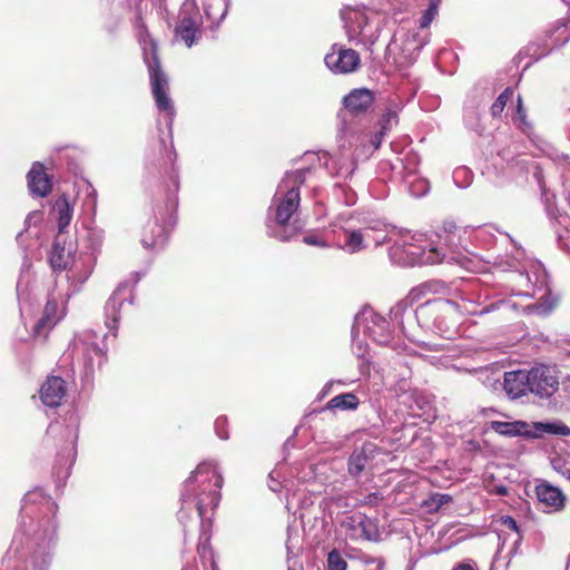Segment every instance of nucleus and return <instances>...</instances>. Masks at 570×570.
<instances>
[{"label":"nucleus","mask_w":570,"mask_h":570,"mask_svg":"<svg viewBox=\"0 0 570 570\" xmlns=\"http://www.w3.org/2000/svg\"><path fill=\"white\" fill-rule=\"evenodd\" d=\"M196 482L202 491L196 499V509L200 519H204L208 509H216L220 500V489L223 487V476L216 468L209 463L199 464L191 475L186 480V484Z\"/></svg>","instance_id":"nucleus-1"},{"label":"nucleus","mask_w":570,"mask_h":570,"mask_svg":"<svg viewBox=\"0 0 570 570\" xmlns=\"http://www.w3.org/2000/svg\"><path fill=\"white\" fill-rule=\"evenodd\" d=\"M144 60L148 67L153 97L160 111L174 114L171 99L168 96V78L161 69L158 46L150 40L149 49H145Z\"/></svg>","instance_id":"nucleus-2"},{"label":"nucleus","mask_w":570,"mask_h":570,"mask_svg":"<svg viewBox=\"0 0 570 570\" xmlns=\"http://www.w3.org/2000/svg\"><path fill=\"white\" fill-rule=\"evenodd\" d=\"M163 214L158 212L159 217L156 215L150 218L141 229V244L146 248H154L164 245L168 238L169 232L176 224V217L173 210H165Z\"/></svg>","instance_id":"nucleus-3"},{"label":"nucleus","mask_w":570,"mask_h":570,"mask_svg":"<svg viewBox=\"0 0 570 570\" xmlns=\"http://www.w3.org/2000/svg\"><path fill=\"white\" fill-rule=\"evenodd\" d=\"M324 62L332 72L344 75L357 70L361 57L354 49L333 45L331 52L325 56Z\"/></svg>","instance_id":"nucleus-4"},{"label":"nucleus","mask_w":570,"mask_h":570,"mask_svg":"<svg viewBox=\"0 0 570 570\" xmlns=\"http://www.w3.org/2000/svg\"><path fill=\"white\" fill-rule=\"evenodd\" d=\"M288 178L293 180L294 186L287 190L276 207L275 219L279 225H286L298 209L301 200L299 185L304 183L305 174L302 170H296Z\"/></svg>","instance_id":"nucleus-5"},{"label":"nucleus","mask_w":570,"mask_h":570,"mask_svg":"<svg viewBox=\"0 0 570 570\" xmlns=\"http://www.w3.org/2000/svg\"><path fill=\"white\" fill-rule=\"evenodd\" d=\"M342 528L345 529L348 538L354 541H377L380 538L377 524L363 513L345 517L342 521Z\"/></svg>","instance_id":"nucleus-6"},{"label":"nucleus","mask_w":570,"mask_h":570,"mask_svg":"<svg viewBox=\"0 0 570 570\" xmlns=\"http://www.w3.org/2000/svg\"><path fill=\"white\" fill-rule=\"evenodd\" d=\"M529 384L531 393L540 397H549L558 391L559 380L553 370L540 365L529 371Z\"/></svg>","instance_id":"nucleus-7"},{"label":"nucleus","mask_w":570,"mask_h":570,"mask_svg":"<svg viewBox=\"0 0 570 570\" xmlns=\"http://www.w3.org/2000/svg\"><path fill=\"white\" fill-rule=\"evenodd\" d=\"M62 317L63 312H59L57 299L48 297L42 315L32 328V337L46 341L50 331L62 320Z\"/></svg>","instance_id":"nucleus-8"},{"label":"nucleus","mask_w":570,"mask_h":570,"mask_svg":"<svg viewBox=\"0 0 570 570\" xmlns=\"http://www.w3.org/2000/svg\"><path fill=\"white\" fill-rule=\"evenodd\" d=\"M66 394L67 383L57 375L48 376L39 390L40 400L48 407L59 406Z\"/></svg>","instance_id":"nucleus-9"},{"label":"nucleus","mask_w":570,"mask_h":570,"mask_svg":"<svg viewBox=\"0 0 570 570\" xmlns=\"http://www.w3.org/2000/svg\"><path fill=\"white\" fill-rule=\"evenodd\" d=\"M28 188L33 196L46 197L52 190V180L41 163H33L28 175Z\"/></svg>","instance_id":"nucleus-10"},{"label":"nucleus","mask_w":570,"mask_h":570,"mask_svg":"<svg viewBox=\"0 0 570 570\" xmlns=\"http://www.w3.org/2000/svg\"><path fill=\"white\" fill-rule=\"evenodd\" d=\"M535 495L539 502L550 511H561L566 507L567 498L563 492L549 482L539 483L535 487Z\"/></svg>","instance_id":"nucleus-11"},{"label":"nucleus","mask_w":570,"mask_h":570,"mask_svg":"<svg viewBox=\"0 0 570 570\" xmlns=\"http://www.w3.org/2000/svg\"><path fill=\"white\" fill-rule=\"evenodd\" d=\"M200 19L198 13H186L184 12L175 28V37L179 38L186 47L190 48L195 41L196 36L200 33Z\"/></svg>","instance_id":"nucleus-12"},{"label":"nucleus","mask_w":570,"mask_h":570,"mask_svg":"<svg viewBox=\"0 0 570 570\" xmlns=\"http://www.w3.org/2000/svg\"><path fill=\"white\" fill-rule=\"evenodd\" d=\"M374 102V94L366 88H356L343 98L345 109L352 115H361L368 110Z\"/></svg>","instance_id":"nucleus-13"},{"label":"nucleus","mask_w":570,"mask_h":570,"mask_svg":"<svg viewBox=\"0 0 570 570\" xmlns=\"http://www.w3.org/2000/svg\"><path fill=\"white\" fill-rule=\"evenodd\" d=\"M373 228L364 227L360 229L346 230L345 232V248L350 253H357L371 244L377 246L381 243V238L372 237Z\"/></svg>","instance_id":"nucleus-14"},{"label":"nucleus","mask_w":570,"mask_h":570,"mask_svg":"<svg viewBox=\"0 0 570 570\" xmlns=\"http://www.w3.org/2000/svg\"><path fill=\"white\" fill-rule=\"evenodd\" d=\"M504 391L511 399H519L530 392L529 371H511L504 374Z\"/></svg>","instance_id":"nucleus-15"},{"label":"nucleus","mask_w":570,"mask_h":570,"mask_svg":"<svg viewBox=\"0 0 570 570\" xmlns=\"http://www.w3.org/2000/svg\"><path fill=\"white\" fill-rule=\"evenodd\" d=\"M402 252L405 253L409 258V264H440L444 261V254H441L438 248L432 247L429 250L422 249L420 246L409 244L404 245Z\"/></svg>","instance_id":"nucleus-16"},{"label":"nucleus","mask_w":570,"mask_h":570,"mask_svg":"<svg viewBox=\"0 0 570 570\" xmlns=\"http://www.w3.org/2000/svg\"><path fill=\"white\" fill-rule=\"evenodd\" d=\"M53 212H56L58 216V230L62 234L70 225L72 218V208L66 194H62L56 199Z\"/></svg>","instance_id":"nucleus-17"},{"label":"nucleus","mask_w":570,"mask_h":570,"mask_svg":"<svg viewBox=\"0 0 570 570\" xmlns=\"http://www.w3.org/2000/svg\"><path fill=\"white\" fill-rule=\"evenodd\" d=\"M358 404H360V401L355 394L342 393V394L336 395L333 399H331L326 404V409H330V410L340 409L343 411L356 410Z\"/></svg>","instance_id":"nucleus-18"},{"label":"nucleus","mask_w":570,"mask_h":570,"mask_svg":"<svg viewBox=\"0 0 570 570\" xmlns=\"http://www.w3.org/2000/svg\"><path fill=\"white\" fill-rule=\"evenodd\" d=\"M525 426L523 422H502V421H492L491 429L501 435L514 436L520 435L522 433V429Z\"/></svg>","instance_id":"nucleus-19"},{"label":"nucleus","mask_w":570,"mask_h":570,"mask_svg":"<svg viewBox=\"0 0 570 570\" xmlns=\"http://www.w3.org/2000/svg\"><path fill=\"white\" fill-rule=\"evenodd\" d=\"M49 262L53 269L62 271L67 268L68 254L65 253V248L60 246L58 240H56L52 245Z\"/></svg>","instance_id":"nucleus-20"},{"label":"nucleus","mask_w":570,"mask_h":570,"mask_svg":"<svg viewBox=\"0 0 570 570\" xmlns=\"http://www.w3.org/2000/svg\"><path fill=\"white\" fill-rule=\"evenodd\" d=\"M513 89L511 87H507L500 95L499 97L494 100V102L492 104L491 108H490V111H491V116L493 118H498L502 115L508 101L511 100L512 96H513Z\"/></svg>","instance_id":"nucleus-21"},{"label":"nucleus","mask_w":570,"mask_h":570,"mask_svg":"<svg viewBox=\"0 0 570 570\" xmlns=\"http://www.w3.org/2000/svg\"><path fill=\"white\" fill-rule=\"evenodd\" d=\"M513 121H518V127L523 132H525L532 128V124L528 120V116H527L525 109L523 107V101H522L521 96H518V99H517L515 116L513 117Z\"/></svg>","instance_id":"nucleus-22"},{"label":"nucleus","mask_w":570,"mask_h":570,"mask_svg":"<svg viewBox=\"0 0 570 570\" xmlns=\"http://www.w3.org/2000/svg\"><path fill=\"white\" fill-rule=\"evenodd\" d=\"M366 455L363 452H354L348 460V472L351 475L356 476L365 469Z\"/></svg>","instance_id":"nucleus-23"},{"label":"nucleus","mask_w":570,"mask_h":570,"mask_svg":"<svg viewBox=\"0 0 570 570\" xmlns=\"http://www.w3.org/2000/svg\"><path fill=\"white\" fill-rule=\"evenodd\" d=\"M451 500L452 498L449 494L434 493L423 502V505L428 508L429 511H438L441 507L449 503Z\"/></svg>","instance_id":"nucleus-24"},{"label":"nucleus","mask_w":570,"mask_h":570,"mask_svg":"<svg viewBox=\"0 0 570 570\" xmlns=\"http://www.w3.org/2000/svg\"><path fill=\"white\" fill-rule=\"evenodd\" d=\"M347 562L341 556L340 551L333 549L327 554V567L326 570H346Z\"/></svg>","instance_id":"nucleus-25"},{"label":"nucleus","mask_w":570,"mask_h":570,"mask_svg":"<svg viewBox=\"0 0 570 570\" xmlns=\"http://www.w3.org/2000/svg\"><path fill=\"white\" fill-rule=\"evenodd\" d=\"M86 353L90 361L94 357L99 358V365H101L106 361L107 347L106 345L100 346L98 343H90L86 348Z\"/></svg>","instance_id":"nucleus-26"},{"label":"nucleus","mask_w":570,"mask_h":570,"mask_svg":"<svg viewBox=\"0 0 570 570\" xmlns=\"http://www.w3.org/2000/svg\"><path fill=\"white\" fill-rule=\"evenodd\" d=\"M438 14V6L434 1H431L428 9L422 13L419 23L420 28L424 29L428 28L432 21L434 20L435 16Z\"/></svg>","instance_id":"nucleus-27"},{"label":"nucleus","mask_w":570,"mask_h":570,"mask_svg":"<svg viewBox=\"0 0 570 570\" xmlns=\"http://www.w3.org/2000/svg\"><path fill=\"white\" fill-rule=\"evenodd\" d=\"M393 119L396 120L397 115L390 109L382 115L381 119L379 120L380 131H382V134L386 135L391 130V122Z\"/></svg>","instance_id":"nucleus-28"},{"label":"nucleus","mask_w":570,"mask_h":570,"mask_svg":"<svg viewBox=\"0 0 570 570\" xmlns=\"http://www.w3.org/2000/svg\"><path fill=\"white\" fill-rule=\"evenodd\" d=\"M43 220V213L41 210L30 212L24 220L26 230L31 226H38Z\"/></svg>","instance_id":"nucleus-29"},{"label":"nucleus","mask_w":570,"mask_h":570,"mask_svg":"<svg viewBox=\"0 0 570 570\" xmlns=\"http://www.w3.org/2000/svg\"><path fill=\"white\" fill-rule=\"evenodd\" d=\"M303 243L311 246L326 247V242L317 235H306L303 237Z\"/></svg>","instance_id":"nucleus-30"},{"label":"nucleus","mask_w":570,"mask_h":570,"mask_svg":"<svg viewBox=\"0 0 570 570\" xmlns=\"http://www.w3.org/2000/svg\"><path fill=\"white\" fill-rule=\"evenodd\" d=\"M544 431L553 434L568 435L569 428L567 425H557V424H544Z\"/></svg>","instance_id":"nucleus-31"},{"label":"nucleus","mask_w":570,"mask_h":570,"mask_svg":"<svg viewBox=\"0 0 570 570\" xmlns=\"http://www.w3.org/2000/svg\"><path fill=\"white\" fill-rule=\"evenodd\" d=\"M501 524L511 531L519 532L518 523L512 517H509V515L502 517Z\"/></svg>","instance_id":"nucleus-32"},{"label":"nucleus","mask_w":570,"mask_h":570,"mask_svg":"<svg viewBox=\"0 0 570 570\" xmlns=\"http://www.w3.org/2000/svg\"><path fill=\"white\" fill-rule=\"evenodd\" d=\"M385 134H382V131H377L375 135H373L370 139V144L372 145L373 149L376 150L381 147L382 140Z\"/></svg>","instance_id":"nucleus-33"},{"label":"nucleus","mask_w":570,"mask_h":570,"mask_svg":"<svg viewBox=\"0 0 570 570\" xmlns=\"http://www.w3.org/2000/svg\"><path fill=\"white\" fill-rule=\"evenodd\" d=\"M382 498L379 495V493L376 492H373V493H370L367 494L365 498H364V501L362 502V504H365V505H375L377 503L379 500H381Z\"/></svg>","instance_id":"nucleus-34"},{"label":"nucleus","mask_w":570,"mask_h":570,"mask_svg":"<svg viewBox=\"0 0 570 570\" xmlns=\"http://www.w3.org/2000/svg\"><path fill=\"white\" fill-rule=\"evenodd\" d=\"M367 564H374V570H383L385 567V562L382 558H368L365 561Z\"/></svg>","instance_id":"nucleus-35"},{"label":"nucleus","mask_w":570,"mask_h":570,"mask_svg":"<svg viewBox=\"0 0 570 570\" xmlns=\"http://www.w3.org/2000/svg\"><path fill=\"white\" fill-rule=\"evenodd\" d=\"M424 289H429L431 291L432 289V284H429V283H425V284H422L420 285L419 287L416 288H413L410 293L411 296L413 297H416L419 293H423Z\"/></svg>","instance_id":"nucleus-36"},{"label":"nucleus","mask_w":570,"mask_h":570,"mask_svg":"<svg viewBox=\"0 0 570 570\" xmlns=\"http://www.w3.org/2000/svg\"><path fill=\"white\" fill-rule=\"evenodd\" d=\"M452 570H476L471 563L462 562L456 564Z\"/></svg>","instance_id":"nucleus-37"},{"label":"nucleus","mask_w":570,"mask_h":570,"mask_svg":"<svg viewBox=\"0 0 570 570\" xmlns=\"http://www.w3.org/2000/svg\"><path fill=\"white\" fill-rule=\"evenodd\" d=\"M499 493H500V494H505V493H507V490H505L504 488H501V489H499Z\"/></svg>","instance_id":"nucleus-38"},{"label":"nucleus","mask_w":570,"mask_h":570,"mask_svg":"<svg viewBox=\"0 0 570 570\" xmlns=\"http://www.w3.org/2000/svg\"><path fill=\"white\" fill-rule=\"evenodd\" d=\"M399 250H400V248H395L394 255H396Z\"/></svg>","instance_id":"nucleus-39"},{"label":"nucleus","mask_w":570,"mask_h":570,"mask_svg":"<svg viewBox=\"0 0 570 570\" xmlns=\"http://www.w3.org/2000/svg\"><path fill=\"white\" fill-rule=\"evenodd\" d=\"M568 479H569V481H570V471H569V475H568Z\"/></svg>","instance_id":"nucleus-40"},{"label":"nucleus","mask_w":570,"mask_h":570,"mask_svg":"<svg viewBox=\"0 0 570 570\" xmlns=\"http://www.w3.org/2000/svg\"><path fill=\"white\" fill-rule=\"evenodd\" d=\"M213 570H218V569L216 567H214Z\"/></svg>","instance_id":"nucleus-41"}]
</instances>
